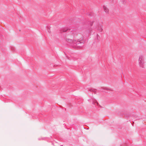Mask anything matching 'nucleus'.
I'll list each match as a JSON object with an SVG mask.
<instances>
[{
	"label": "nucleus",
	"mask_w": 146,
	"mask_h": 146,
	"mask_svg": "<svg viewBox=\"0 0 146 146\" xmlns=\"http://www.w3.org/2000/svg\"><path fill=\"white\" fill-rule=\"evenodd\" d=\"M139 62L141 64H142L144 62V59L142 57H140L139 58Z\"/></svg>",
	"instance_id": "nucleus-1"
},
{
	"label": "nucleus",
	"mask_w": 146,
	"mask_h": 146,
	"mask_svg": "<svg viewBox=\"0 0 146 146\" xmlns=\"http://www.w3.org/2000/svg\"><path fill=\"white\" fill-rule=\"evenodd\" d=\"M104 11L106 13H108L109 12V10L108 8L104 6Z\"/></svg>",
	"instance_id": "nucleus-2"
},
{
	"label": "nucleus",
	"mask_w": 146,
	"mask_h": 146,
	"mask_svg": "<svg viewBox=\"0 0 146 146\" xmlns=\"http://www.w3.org/2000/svg\"><path fill=\"white\" fill-rule=\"evenodd\" d=\"M66 41H68V42H70L71 41V40L69 39H66Z\"/></svg>",
	"instance_id": "nucleus-3"
},
{
	"label": "nucleus",
	"mask_w": 146,
	"mask_h": 146,
	"mask_svg": "<svg viewBox=\"0 0 146 146\" xmlns=\"http://www.w3.org/2000/svg\"><path fill=\"white\" fill-rule=\"evenodd\" d=\"M99 30H100V31H102V29H99Z\"/></svg>",
	"instance_id": "nucleus-4"
}]
</instances>
